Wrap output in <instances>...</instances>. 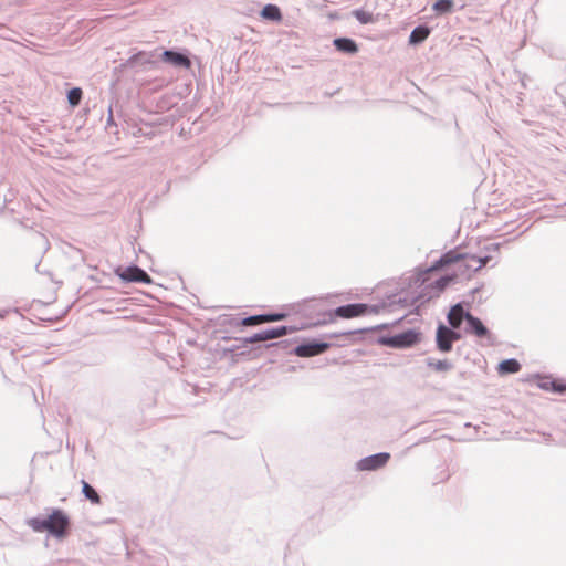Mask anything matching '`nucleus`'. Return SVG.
Listing matches in <instances>:
<instances>
[{
	"label": "nucleus",
	"mask_w": 566,
	"mask_h": 566,
	"mask_svg": "<svg viewBox=\"0 0 566 566\" xmlns=\"http://www.w3.org/2000/svg\"><path fill=\"white\" fill-rule=\"evenodd\" d=\"M433 270L430 266L406 277L405 282H408L409 291L394 294L390 297L389 305L397 304L400 307L417 306L433 297H438L452 281V276L444 275L434 282L428 283V275Z\"/></svg>",
	"instance_id": "nucleus-1"
},
{
	"label": "nucleus",
	"mask_w": 566,
	"mask_h": 566,
	"mask_svg": "<svg viewBox=\"0 0 566 566\" xmlns=\"http://www.w3.org/2000/svg\"><path fill=\"white\" fill-rule=\"evenodd\" d=\"M322 300L313 298L304 304V312L316 311L318 318L313 323V325H325L332 323L334 317L340 318H353L365 315V310H367L366 304L364 303H352L336 307L334 311H322Z\"/></svg>",
	"instance_id": "nucleus-2"
},
{
	"label": "nucleus",
	"mask_w": 566,
	"mask_h": 566,
	"mask_svg": "<svg viewBox=\"0 0 566 566\" xmlns=\"http://www.w3.org/2000/svg\"><path fill=\"white\" fill-rule=\"evenodd\" d=\"M27 523L34 532H48L56 538L65 537L70 528V518L60 509H53L46 517H32Z\"/></svg>",
	"instance_id": "nucleus-3"
},
{
	"label": "nucleus",
	"mask_w": 566,
	"mask_h": 566,
	"mask_svg": "<svg viewBox=\"0 0 566 566\" xmlns=\"http://www.w3.org/2000/svg\"><path fill=\"white\" fill-rule=\"evenodd\" d=\"M491 260L492 256L490 254L474 255L460 253L458 250H450L442 254L440 259L431 265V269H442L452 263H460L459 269L462 273L465 271L475 273L485 266Z\"/></svg>",
	"instance_id": "nucleus-4"
},
{
	"label": "nucleus",
	"mask_w": 566,
	"mask_h": 566,
	"mask_svg": "<svg viewBox=\"0 0 566 566\" xmlns=\"http://www.w3.org/2000/svg\"><path fill=\"white\" fill-rule=\"evenodd\" d=\"M420 333L408 329L391 336H380L378 343L390 348H409L419 342Z\"/></svg>",
	"instance_id": "nucleus-5"
},
{
	"label": "nucleus",
	"mask_w": 566,
	"mask_h": 566,
	"mask_svg": "<svg viewBox=\"0 0 566 566\" xmlns=\"http://www.w3.org/2000/svg\"><path fill=\"white\" fill-rule=\"evenodd\" d=\"M465 327L464 333L473 335L478 338H485L488 344H494V337L489 328L482 323V321L472 314H465Z\"/></svg>",
	"instance_id": "nucleus-6"
},
{
	"label": "nucleus",
	"mask_w": 566,
	"mask_h": 566,
	"mask_svg": "<svg viewBox=\"0 0 566 566\" xmlns=\"http://www.w3.org/2000/svg\"><path fill=\"white\" fill-rule=\"evenodd\" d=\"M329 344L326 342H322L318 339H312L310 342L302 343L295 346L291 353L295 354L298 357H313L319 354H323Z\"/></svg>",
	"instance_id": "nucleus-7"
},
{
	"label": "nucleus",
	"mask_w": 566,
	"mask_h": 566,
	"mask_svg": "<svg viewBox=\"0 0 566 566\" xmlns=\"http://www.w3.org/2000/svg\"><path fill=\"white\" fill-rule=\"evenodd\" d=\"M389 459L390 454L388 452H378L357 461L356 469L358 471H375L385 467Z\"/></svg>",
	"instance_id": "nucleus-8"
},
{
	"label": "nucleus",
	"mask_w": 566,
	"mask_h": 566,
	"mask_svg": "<svg viewBox=\"0 0 566 566\" xmlns=\"http://www.w3.org/2000/svg\"><path fill=\"white\" fill-rule=\"evenodd\" d=\"M116 274L125 282L150 283L151 279L146 271L137 265H129L125 269H117Z\"/></svg>",
	"instance_id": "nucleus-9"
},
{
	"label": "nucleus",
	"mask_w": 566,
	"mask_h": 566,
	"mask_svg": "<svg viewBox=\"0 0 566 566\" xmlns=\"http://www.w3.org/2000/svg\"><path fill=\"white\" fill-rule=\"evenodd\" d=\"M163 62L180 69H190L191 60L187 53L176 50H164L160 54Z\"/></svg>",
	"instance_id": "nucleus-10"
},
{
	"label": "nucleus",
	"mask_w": 566,
	"mask_h": 566,
	"mask_svg": "<svg viewBox=\"0 0 566 566\" xmlns=\"http://www.w3.org/2000/svg\"><path fill=\"white\" fill-rule=\"evenodd\" d=\"M437 348L442 353H449L452 349L451 337L448 333V326L440 323L436 332Z\"/></svg>",
	"instance_id": "nucleus-11"
},
{
	"label": "nucleus",
	"mask_w": 566,
	"mask_h": 566,
	"mask_svg": "<svg viewBox=\"0 0 566 566\" xmlns=\"http://www.w3.org/2000/svg\"><path fill=\"white\" fill-rule=\"evenodd\" d=\"M465 314H471V312L464 310L462 303H457L451 307L450 312L447 315L449 325L452 328H459L462 322L465 321Z\"/></svg>",
	"instance_id": "nucleus-12"
},
{
	"label": "nucleus",
	"mask_w": 566,
	"mask_h": 566,
	"mask_svg": "<svg viewBox=\"0 0 566 566\" xmlns=\"http://www.w3.org/2000/svg\"><path fill=\"white\" fill-rule=\"evenodd\" d=\"M334 46L337 51L345 54H356L358 52L357 43L350 38H336L333 41Z\"/></svg>",
	"instance_id": "nucleus-13"
},
{
	"label": "nucleus",
	"mask_w": 566,
	"mask_h": 566,
	"mask_svg": "<svg viewBox=\"0 0 566 566\" xmlns=\"http://www.w3.org/2000/svg\"><path fill=\"white\" fill-rule=\"evenodd\" d=\"M296 331H298L297 326L283 325V326L264 329V336H265V340H269V339H274V338L285 336L287 334H292Z\"/></svg>",
	"instance_id": "nucleus-14"
},
{
	"label": "nucleus",
	"mask_w": 566,
	"mask_h": 566,
	"mask_svg": "<svg viewBox=\"0 0 566 566\" xmlns=\"http://www.w3.org/2000/svg\"><path fill=\"white\" fill-rule=\"evenodd\" d=\"M430 35V28L427 25H417L409 35V43L417 45L422 43Z\"/></svg>",
	"instance_id": "nucleus-15"
},
{
	"label": "nucleus",
	"mask_w": 566,
	"mask_h": 566,
	"mask_svg": "<svg viewBox=\"0 0 566 566\" xmlns=\"http://www.w3.org/2000/svg\"><path fill=\"white\" fill-rule=\"evenodd\" d=\"M521 370V364L515 358H509L502 360L497 366V371L501 375L515 374Z\"/></svg>",
	"instance_id": "nucleus-16"
},
{
	"label": "nucleus",
	"mask_w": 566,
	"mask_h": 566,
	"mask_svg": "<svg viewBox=\"0 0 566 566\" xmlns=\"http://www.w3.org/2000/svg\"><path fill=\"white\" fill-rule=\"evenodd\" d=\"M150 64L153 66L156 65V62L150 59V55H148L145 52H138L134 55H132L126 62L125 66L127 67H134L137 64Z\"/></svg>",
	"instance_id": "nucleus-17"
},
{
	"label": "nucleus",
	"mask_w": 566,
	"mask_h": 566,
	"mask_svg": "<svg viewBox=\"0 0 566 566\" xmlns=\"http://www.w3.org/2000/svg\"><path fill=\"white\" fill-rule=\"evenodd\" d=\"M261 17L270 21H280L282 19V13L276 4L269 3L261 10Z\"/></svg>",
	"instance_id": "nucleus-18"
},
{
	"label": "nucleus",
	"mask_w": 566,
	"mask_h": 566,
	"mask_svg": "<svg viewBox=\"0 0 566 566\" xmlns=\"http://www.w3.org/2000/svg\"><path fill=\"white\" fill-rule=\"evenodd\" d=\"M539 388L544 389V390H552L554 392H558V394H565L566 392V385H563V384H559L557 382V380H554V379H543L539 384H538Z\"/></svg>",
	"instance_id": "nucleus-19"
},
{
	"label": "nucleus",
	"mask_w": 566,
	"mask_h": 566,
	"mask_svg": "<svg viewBox=\"0 0 566 566\" xmlns=\"http://www.w3.org/2000/svg\"><path fill=\"white\" fill-rule=\"evenodd\" d=\"M82 493L85 499L90 500L93 504L101 503V496L96 492V490L86 481L82 480Z\"/></svg>",
	"instance_id": "nucleus-20"
},
{
	"label": "nucleus",
	"mask_w": 566,
	"mask_h": 566,
	"mask_svg": "<svg viewBox=\"0 0 566 566\" xmlns=\"http://www.w3.org/2000/svg\"><path fill=\"white\" fill-rule=\"evenodd\" d=\"M426 364L428 367H431L437 371H448L453 367L452 363L449 361L448 359L436 360L434 358L431 357H429L426 360Z\"/></svg>",
	"instance_id": "nucleus-21"
},
{
	"label": "nucleus",
	"mask_w": 566,
	"mask_h": 566,
	"mask_svg": "<svg viewBox=\"0 0 566 566\" xmlns=\"http://www.w3.org/2000/svg\"><path fill=\"white\" fill-rule=\"evenodd\" d=\"M453 1L452 0H437L433 6H432V9L438 13V14H446V13H450L452 12L453 10Z\"/></svg>",
	"instance_id": "nucleus-22"
},
{
	"label": "nucleus",
	"mask_w": 566,
	"mask_h": 566,
	"mask_svg": "<svg viewBox=\"0 0 566 566\" xmlns=\"http://www.w3.org/2000/svg\"><path fill=\"white\" fill-rule=\"evenodd\" d=\"M83 92L80 87H73L67 92V101L72 107L77 106L81 103Z\"/></svg>",
	"instance_id": "nucleus-23"
},
{
	"label": "nucleus",
	"mask_w": 566,
	"mask_h": 566,
	"mask_svg": "<svg viewBox=\"0 0 566 566\" xmlns=\"http://www.w3.org/2000/svg\"><path fill=\"white\" fill-rule=\"evenodd\" d=\"M262 323H263V315L258 314V315H251V316L244 317L237 324L242 325V326H255V325H260Z\"/></svg>",
	"instance_id": "nucleus-24"
},
{
	"label": "nucleus",
	"mask_w": 566,
	"mask_h": 566,
	"mask_svg": "<svg viewBox=\"0 0 566 566\" xmlns=\"http://www.w3.org/2000/svg\"><path fill=\"white\" fill-rule=\"evenodd\" d=\"M354 17L359 21L361 24H368L374 22V15L373 13L365 11V10H355L353 12Z\"/></svg>",
	"instance_id": "nucleus-25"
},
{
	"label": "nucleus",
	"mask_w": 566,
	"mask_h": 566,
	"mask_svg": "<svg viewBox=\"0 0 566 566\" xmlns=\"http://www.w3.org/2000/svg\"><path fill=\"white\" fill-rule=\"evenodd\" d=\"M262 315H263V323L279 322L286 317L285 313H264Z\"/></svg>",
	"instance_id": "nucleus-26"
},
{
	"label": "nucleus",
	"mask_w": 566,
	"mask_h": 566,
	"mask_svg": "<svg viewBox=\"0 0 566 566\" xmlns=\"http://www.w3.org/2000/svg\"><path fill=\"white\" fill-rule=\"evenodd\" d=\"M367 310H365V315L367 314H377L380 310L386 308V303L368 305L366 304Z\"/></svg>",
	"instance_id": "nucleus-27"
},
{
	"label": "nucleus",
	"mask_w": 566,
	"mask_h": 566,
	"mask_svg": "<svg viewBox=\"0 0 566 566\" xmlns=\"http://www.w3.org/2000/svg\"><path fill=\"white\" fill-rule=\"evenodd\" d=\"M265 342L264 331L253 334L250 337L244 338V343H256Z\"/></svg>",
	"instance_id": "nucleus-28"
},
{
	"label": "nucleus",
	"mask_w": 566,
	"mask_h": 566,
	"mask_svg": "<svg viewBox=\"0 0 566 566\" xmlns=\"http://www.w3.org/2000/svg\"><path fill=\"white\" fill-rule=\"evenodd\" d=\"M457 328L448 327V333L451 337L452 344L461 338V334L455 331Z\"/></svg>",
	"instance_id": "nucleus-29"
},
{
	"label": "nucleus",
	"mask_w": 566,
	"mask_h": 566,
	"mask_svg": "<svg viewBox=\"0 0 566 566\" xmlns=\"http://www.w3.org/2000/svg\"><path fill=\"white\" fill-rule=\"evenodd\" d=\"M501 244L502 243H500V242L490 243V244L484 247V250L486 252H497L500 247H501Z\"/></svg>",
	"instance_id": "nucleus-30"
},
{
	"label": "nucleus",
	"mask_w": 566,
	"mask_h": 566,
	"mask_svg": "<svg viewBox=\"0 0 566 566\" xmlns=\"http://www.w3.org/2000/svg\"><path fill=\"white\" fill-rule=\"evenodd\" d=\"M270 346H281L283 348H287V342H279V343H272Z\"/></svg>",
	"instance_id": "nucleus-31"
},
{
	"label": "nucleus",
	"mask_w": 566,
	"mask_h": 566,
	"mask_svg": "<svg viewBox=\"0 0 566 566\" xmlns=\"http://www.w3.org/2000/svg\"><path fill=\"white\" fill-rule=\"evenodd\" d=\"M481 290V287H475L470 291V294L472 295V301L474 300L473 295L478 293Z\"/></svg>",
	"instance_id": "nucleus-32"
},
{
	"label": "nucleus",
	"mask_w": 566,
	"mask_h": 566,
	"mask_svg": "<svg viewBox=\"0 0 566 566\" xmlns=\"http://www.w3.org/2000/svg\"><path fill=\"white\" fill-rule=\"evenodd\" d=\"M112 120H113V117H112V109L109 108L108 123H111Z\"/></svg>",
	"instance_id": "nucleus-33"
}]
</instances>
